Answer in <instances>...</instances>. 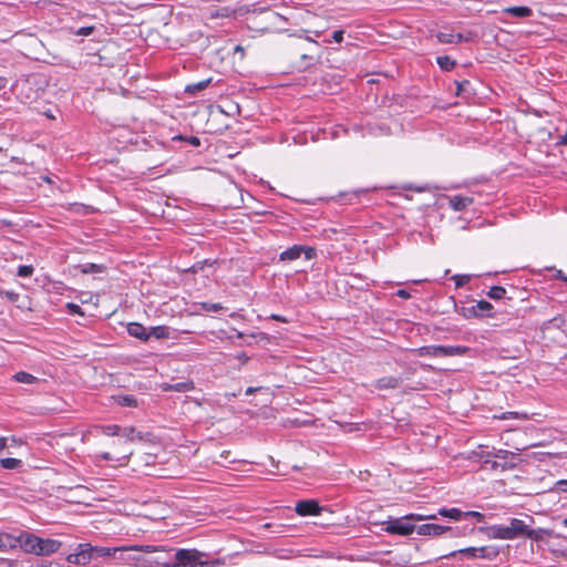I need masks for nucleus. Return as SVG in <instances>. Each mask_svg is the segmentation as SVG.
I'll return each mask as SVG.
<instances>
[{
    "instance_id": "nucleus-1",
    "label": "nucleus",
    "mask_w": 567,
    "mask_h": 567,
    "mask_svg": "<svg viewBox=\"0 0 567 567\" xmlns=\"http://www.w3.org/2000/svg\"><path fill=\"white\" fill-rule=\"evenodd\" d=\"M14 549L21 548L25 554L50 556L62 547V543L53 538H42L32 533L20 530L14 533Z\"/></svg>"
},
{
    "instance_id": "nucleus-2",
    "label": "nucleus",
    "mask_w": 567,
    "mask_h": 567,
    "mask_svg": "<svg viewBox=\"0 0 567 567\" xmlns=\"http://www.w3.org/2000/svg\"><path fill=\"white\" fill-rule=\"evenodd\" d=\"M436 514L423 515V514H409L404 517L393 518L384 523V530L391 535L409 536L416 527L411 522L413 520H434Z\"/></svg>"
},
{
    "instance_id": "nucleus-3",
    "label": "nucleus",
    "mask_w": 567,
    "mask_h": 567,
    "mask_svg": "<svg viewBox=\"0 0 567 567\" xmlns=\"http://www.w3.org/2000/svg\"><path fill=\"white\" fill-rule=\"evenodd\" d=\"M175 567H217L219 559H209L208 555L197 549H178L175 554Z\"/></svg>"
},
{
    "instance_id": "nucleus-4",
    "label": "nucleus",
    "mask_w": 567,
    "mask_h": 567,
    "mask_svg": "<svg viewBox=\"0 0 567 567\" xmlns=\"http://www.w3.org/2000/svg\"><path fill=\"white\" fill-rule=\"evenodd\" d=\"M470 351L464 346H427L419 349L422 357H455L464 355Z\"/></svg>"
},
{
    "instance_id": "nucleus-5",
    "label": "nucleus",
    "mask_w": 567,
    "mask_h": 567,
    "mask_svg": "<svg viewBox=\"0 0 567 567\" xmlns=\"http://www.w3.org/2000/svg\"><path fill=\"white\" fill-rule=\"evenodd\" d=\"M305 255L307 260H311L316 257V250L312 247L309 246H302V245H295L292 247H289L288 249L284 250L279 255V260L281 261H292L298 259L301 255Z\"/></svg>"
},
{
    "instance_id": "nucleus-6",
    "label": "nucleus",
    "mask_w": 567,
    "mask_h": 567,
    "mask_svg": "<svg viewBox=\"0 0 567 567\" xmlns=\"http://www.w3.org/2000/svg\"><path fill=\"white\" fill-rule=\"evenodd\" d=\"M93 558L92 545L79 544L73 554L66 556V561L73 565H86Z\"/></svg>"
},
{
    "instance_id": "nucleus-7",
    "label": "nucleus",
    "mask_w": 567,
    "mask_h": 567,
    "mask_svg": "<svg viewBox=\"0 0 567 567\" xmlns=\"http://www.w3.org/2000/svg\"><path fill=\"white\" fill-rule=\"evenodd\" d=\"M147 551V553H151V551H154V548L151 547V546H145V547H137V546H132V547H105V546H92V551H93V556L94 555H97V556H115L116 553H124V551Z\"/></svg>"
},
{
    "instance_id": "nucleus-8",
    "label": "nucleus",
    "mask_w": 567,
    "mask_h": 567,
    "mask_svg": "<svg viewBox=\"0 0 567 567\" xmlns=\"http://www.w3.org/2000/svg\"><path fill=\"white\" fill-rule=\"evenodd\" d=\"M295 511L299 516H318L326 508L320 506L316 499H302L296 503Z\"/></svg>"
},
{
    "instance_id": "nucleus-9",
    "label": "nucleus",
    "mask_w": 567,
    "mask_h": 567,
    "mask_svg": "<svg viewBox=\"0 0 567 567\" xmlns=\"http://www.w3.org/2000/svg\"><path fill=\"white\" fill-rule=\"evenodd\" d=\"M481 530L489 539L511 540V535H508L506 525H491V526L481 528Z\"/></svg>"
},
{
    "instance_id": "nucleus-10",
    "label": "nucleus",
    "mask_w": 567,
    "mask_h": 567,
    "mask_svg": "<svg viewBox=\"0 0 567 567\" xmlns=\"http://www.w3.org/2000/svg\"><path fill=\"white\" fill-rule=\"evenodd\" d=\"M507 526L508 535H511V540L525 537L527 532V524L518 518H511Z\"/></svg>"
},
{
    "instance_id": "nucleus-11",
    "label": "nucleus",
    "mask_w": 567,
    "mask_h": 567,
    "mask_svg": "<svg viewBox=\"0 0 567 567\" xmlns=\"http://www.w3.org/2000/svg\"><path fill=\"white\" fill-rule=\"evenodd\" d=\"M450 526H442L437 524H423L416 527V532L421 536L437 537L450 530Z\"/></svg>"
},
{
    "instance_id": "nucleus-12",
    "label": "nucleus",
    "mask_w": 567,
    "mask_h": 567,
    "mask_svg": "<svg viewBox=\"0 0 567 567\" xmlns=\"http://www.w3.org/2000/svg\"><path fill=\"white\" fill-rule=\"evenodd\" d=\"M473 204V198L462 195H454L449 198L450 207L455 212H462Z\"/></svg>"
},
{
    "instance_id": "nucleus-13",
    "label": "nucleus",
    "mask_w": 567,
    "mask_h": 567,
    "mask_svg": "<svg viewBox=\"0 0 567 567\" xmlns=\"http://www.w3.org/2000/svg\"><path fill=\"white\" fill-rule=\"evenodd\" d=\"M127 332L130 336L137 338L140 340L146 341L150 339V333L147 329L138 322H131L127 326Z\"/></svg>"
},
{
    "instance_id": "nucleus-14",
    "label": "nucleus",
    "mask_w": 567,
    "mask_h": 567,
    "mask_svg": "<svg viewBox=\"0 0 567 567\" xmlns=\"http://www.w3.org/2000/svg\"><path fill=\"white\" fill-rule=\"evenodd\" d=\"M477 556L478 558L486 559V560H494L499 555V547L496 545H487L477 547Z\"/></svg>"
},
{
    "instance_id": "nucleus-15",
    "label": "nucleus",
    "mask_w": 567,
    "mask_h": 567,
    "mask_svg": "<svg viewBox=\"0 0 567 567\" xmlns=\"http://www.w3.org/2000/svg\"><path fill=\"white\" fill-rule=\"evenodd\" d=\"M401 383H402V379L400 377L388 375V377L380 378L375 382V388L380 389V390L396 389V388H399V385Z\"/></svg>"
},
{
    "instance_id": "nucleus-16",
    "label": "nucleus",
    "mask_w": 567,
    "mask_h": 567,
    "mask_svg": "<svg viewBox=\"0 0 567 567\" xmlns=\"http://www.w3.org/2000/svg\"><path fill=\"white\" fill-rule=\"evenodd\" d=\"M551 535H553V533H551L550 529H546V528L533 529L530 527V525L527 524V532H526L525 537L528 538V539H532V540H535V542H540L545 537H550Z\"/></svg>"
},
{
    "instance_id": "nucleus-17",
    "label": "nucleus",
    "mask_w": 567,
    "mask_h": 567,
    "mask_svg": "<svg viewBox=\"0 0 567 567\" xmlns=\"http://www.w3.org/2000/svg\"><path fill=\"white\" fill-rule=\"evenodd\" d=\"M14 533L0 532V551L14 549Z\"/></svg>"
},
{
    "instance_id": "nucleus-18",
    "label": "nucleus",
    "mask_w": 567,
    "mask_h": 567,
    "mask_svg": "<svg viewBox=\"0 0 567 567\" xmlns=\"http://www.w3.org/2000/svg\"><path fill=\"white\" fill-rule=\"evenodd\" d=\"M505 13H508L513 17H517V18H527V17H530L533 11L530 8L528 7H524V6H520V7H509V8H506L504 10Z\"/></svg>"
},
{
    "instance_id": "nucleus-19",
    "label": "nucleus",
    "mask_w": 567,
    "mask_h": 567,
    "mask_svg": "<svg viewBox=\"0 0 567 567\" xmlns=\"http://www.w3.org/2000/svg\"><path fill=\"white\" fill-rule=\"evenodd\" d=\"M437 515H441L443 517H447L452 520H461L463 518V512L456 507L452 508H445L442 507L439 509Z\"/></svg>"
},
{
    "instance_id": "nucleus-20",
    "label": "nucleus",
    "mask_w": 567,
    "mask_h": 567,
    "mask_svg": "<svg viewBox=\"0 0 567 567\" xmlns=\"http://www.w3.org/2000/svg\"><path fill=\"white\" fill-rule=\"evenodd\" d=\"M437 40L441 43H458L464 40V37L461 33H449V32H439Z\"/></svg>"
},
{
    "instance_id": "nucleus-21",
    "label": "nucleus",
    "mask_w": 567,
    "mask_h": 567,
    "mask_svg": "<svg viewBox=\"0 0 567 567\" xmlns=\"http://www.w3.org/2000/svg\"><path fill=\"white\" fill-rule=\"evenodd\" d=\"M120 435L125 439V442L141 441L143 436L140 432H136L134 427H121Z\"/></svg>"
},
{
    "instance_id": "nucleus-22",
    "label": "nucleus",
    "mask_w": 567,
    "mask_h": 567,
    "mask_svg": "<svg viewBox=\"0 0 567 567\" xmlns=\"http://www.w3.org/2000/svg\"><path fill=\"white\" fill-rule=\"evenodd\" d=\"M148 333L150 338L154 337L156 339H166L169 337V328L166 326L152 327Z\"/></svg>"
},
{
    "instance_id": "nucleus-23",
    "label": "nucleus",
    "mask_w": 567,
    "mask_h": 567,
    "mask_svg": "<svg viewBox=\"0 0 567 567\" xmlns=\"http://www.w3.org/2000/svg\"><path fill=\"white\" fill-rule=\"evenodd\" d=\"M132 454L133 452L131 450H127L121 457L115 458V461L118 462L120 465H125ZM99 457L105 461L114 460V457L109 452L101 453Z\"/></svg>"
},
{
    "instance_id": "nucleus-24",
    "label": "nucleus",
    "mask_w": 567,
    "mask_h": 567,
    "mask_svg": "<svg viewBox=\"0 0 567 567\" xmlns=\"http://www.w3.org/2000/svg\"><path fill=\"white\" fill-rule=\"evenodd\" d=\"M13 380L20 383L33 384L38 381V378L28 372L20 371L13 375Z\"/></svg>"
},
{
    "instance_id": "nucleus-25",
    "label": "nucleus",
    "mask_w": 567,
    "mask_h": 567,
    "mask_svg": "<svg viewBox=\"0 0 567 567\" xmlns=\"http://www.w3.org/2000/svg\"><path fill=\"white\" fill-rule=\"evenodd\" d=\"M96 430H99L101 433H103L104 435H107V436L120 435V433H121V426H118L116 424L101 425V426H97Z\"/></svg>"
},
{
    "instance_id": "nucleus-26",
    "label": "nucleus",
    "mask_w": 567,
    "mask_h": 567,
    "mask_svg": "<svg viewBox=\"0 0 567 567\" xmlns=\"http://www.w3.org/2000/svg\"><path fill=\"white\" fill-rule=\"evenodd\" d=\"M115 400L122 406H137V400L134 395H117Z\"/></svg>"
},
{
    "instance_id": "nucleus-27",
    "label": "nucleus",
    "mask_w": 567,
    "mask_h": 567,
    "mask_svg": "<svg viewBox=\"0 0 567 567\" xmlns=\"http://www.w3.org/2000/svg\"><path fill=\"white\" fill-rule=\"evenodd\" d=\"M494 417L498 419V420L518 419V420H525V421L529 419L527 413H522V412H504L499 415H495Z\"/></svg>"
},
{
    "instance_id": "nucleus-28",
    "label": "nucleus",
    "mask_w": 567,
    "mask_h": 567,
    "mask_svg": "<svg viewBox=\"0 0 567 567\" xmlns=\"http://www.w3.org/2000/svg\"><path fill=\"white\" fill-rule=\"evenodd\" d=\"M0 464L3 468L16 470L21 466L22 461L13 457H6L0 460Z\"/></svg>"
},
{
    "instance_id": "nucleus-29",
    "label": "nucleus",
    "mask_w": 567,
    "mask_h": 567,
    "mask_svg": "<svg viewBox=\"0 0 567 567\" xmlns=\"http://www.w3.org/2000/svg\"><path fill=\"white\" fill-rule=\"evenodd\" d=\"M476 550H477V547H467V548H463V549L453 551L451 554V556L461 555L468 559H476V558H478Z\"/></svg>"
},
{
    "instance_id": "nucleus-30",
    "label": "nucleus",
    "mask_w": 567,
    "mask_h": 567,
    "mask_svg": "<svg viewBox=\"0 0 567 567\" xmlns=\"http://www.w3.org/2000/svg\"><path fill=\"white\" fill-rule=\"evenodd\" d=\"M436 62L444 71H450L455 66V61L447 55L437 56Z\"/></svg>"
},
{
    "instance_id": "nucleus-31",
    "label": "nucleus",
    "mask_w": 567,
    "mask_h": 567,
    "mask_svg": "<svg viewBox=\"0 0 567 567\" xmlns=\"http://www.w3.org/2000/svg\"><path fill=\"white\" fill-rule=\"evenodd\" d=\"M506 293V290L504 287H501V286H494L489 289V291L487 292V296L491 298V299H494V300H499L502 299Z\"/></svg>"
},
{
    "instance_id": "nucleus-32",
    "label": "nucleus",
    "mask_w": 567,
    "mask_h": 567,
    "mask_svg": "<svg viewBox=\"0 0 567 567\" xmlns=\"http://www.w3.org/2000/svg\"><path fill=\"white\" fill-rule=\"evenodd\" d=\"M516 455V453L507 451V450H493V458H498L503 461H507L508 458H513Z\"/></svg>"
},
{
    "instance_id": "nucleus-33",
    "label": "nucleus",
    "mask_w": 567,
    "mask_h": 567,
    "mask_svg": "<svg viewBox=\"0 0 567 567\" xmlns=\"http://www.w3.org/2000/svg\"><path fill=\"white\" fill-rule=\"evenodd\" d=\"M192 389H193L192 382H182V383L167 385L164 388V390H173V391H178V392L189 391Z\"/></svg>"
},
{
    "instance_id": "nucleus-34",
    "label": "nucleus",
    "mask_w": 567,
    "mask_h": 567,
    "mask_svg": "<svg viewBox=\"0 0 567 567\" xmlns=\"http://www.w3.org/2000/svg\"><path fill=\"white\" fill-rule=\"evenodd\" d=\"M475 309L478 315L482 316L484 313H488L493 309V306L486 300H480L475 303Z\"/></svg>"
},
{
    "instance_id": "nucleus-35",
    "label": "nucleus",
    "mask_w": 567,
    "mask_h": 567,
    "mask_svg": "<svg viewBox=\"0 0 567 567\" xmlns=\"http://www.w3.org/2000/svg\"><path fill=\"white\" fill-rule=\"evenodd\" d=\"M209 82H210V80H204V81H200V82H197L194 84H189L186 86V92H188V93L198 92V91L205 89Z\"/></svg>"
},
{
    "instance_id": "nucleus-36",
    "label": "nucleus",
    "mask_w": 567,
    "mask_h": 567,
    "mask_svg": "<svg viewBox=\"0 0 567 567\" xmlns=\"http://www.w3.org/2000/svg\"><path fill=\"white\" fill-rule=\"evenodd\" d=\"M80 268L83 274H92V272H101L102 271V266L92 264V262L81 265Z\"/></svg>"
},
{
    "instance_id": "nucleus-37",
    "label": "nucleus",
    "mask_w": 567,
    "mask_h": 567,
    "mask_svg": "<svg viewBox=\"0 0 567 567\" xmlns=\"http://www.w3.org/2000/svg\"><path fill=\"white\" fill-rule=\"evenodd\" d=\"M471 279L470 275H455L453 276V280L455 281V286L457 288L466 285Z\"/></svg>"
},
{
    "instance_id": "nucleus-38",
    "label": "nucleus",
    "mask_w": 567,
    "mask_h": 567,
    "mask_svg": "<svg viewBox=\"0 0 567 567\" xmlns=\"http://www.w3.org/2000/svg\"><path fill=\"white\" fill-rule=\"evenodd\" d=\"M484 464L488 465L492 470L501 468L502 471H504L507 467L506 462L504 464H501L495 458H486L484 461Z\"/></svg>"
},
{
    "instance_id": "nucleus-39",
    "label": "nucleus",
    "mask_w": 567,
    "mask_h": 567,
    "mask_svg": "<svg viewBox=\"0 0 567 567\" xmlns=\"http://www.w3.org/2000/svg\"><path fill=\"white\" fill-rule=\"evenodd\" d=\"M32 274H33L32 266L23 265V266H19V268H18V276H20V277H30V276H32Z\"/></svg>"
},
{
    "instance_id": "nucleus-40",
    "label": "nucleus",
    "mask_w": 567,
    "mask_h": 567,
    "mask_svg": "<svg viewBox=\"0 0 567 567\" xmlns=\"http://www.w3.org/2000/svg\"><path fill=\"white\" fill-rule=\"evenodd\" d=\"M464 517H472V518H475L477 522L485 520V515L480 512H476V511L463 512V518Z\"/></svg>"
},
{
    "instance_id": "nucleus-41",
    "label": "nucleus",
    "mask_w": 567,
    "mask_h": 567,
    "mask_svg": "<svg viewBox=\"0 0 567 567\" xmlns=\"http://www.w3.org/2000/svg\"><path fill=\"white\" fill-rule=\"evenodd\" d=\"M230 16V10L227 9V8H221V9H218V10H215V11H212L210 12V18L215 19V18H226V17H229Z\"/></svg>"
},
{
    "instance_id": "nucleus-42",
    "label": "nucleus",
    "mask_w": 567,
    "mask_h": 567,
    "mask_svg": "<svg viewBox=\"0 0 567 567\" xmlns=\"http://www.w3.org/2000/svg\"><path fill=\"white\" fill-rule=\"evenodd\" d=\"M200 306L205 311L217 312L223 309L220 303L203 302Z\"/></svg>"
},
{
    "instance_id": "nucleus-43",
    "label": "nucleus",
    "mask_w": 567,
    "mask_h": 567,
    "mask_svg": "<svg viewBox=\"0 0 567 567\" xmlns=\"http://www.w3.org/2000/svg\"><path fill=\"white\" fill-rule=\"evenodd\" d=\"M463 316L465 318H474V317H478L480 315L475 309V305H473L471 307L463 308Z\"/></svg>"
},
{
    "instance_id": "nucleus-44",
    "label": "nucleus",
    "mask_w": 567,
    "mask_h": 567,
    "mask_svg": "<svg viewBox=\"0 0 567 567\" xmlns=\"http://www.w3.org/2000/svg\"><path fill=\"white\" fill-rule=\"evenodd\" d=\"M551 491L567 493V480L557 481Z\"/></svg>"
},
{
    "instance_id": "nucleus-45",
    "label": "nucleus",
    "mask_w": 567,
    "mask_h": 567,
    "mask_svg": "<svg viewBox=\"0 0 567 567\" xmlns=\"http://www.w3.org/2000/svg\"><path fill=\"white\" fill-rule=\"evenodd\" d=\"M94 28L93 27H83V28H80L78 31H76V34L78 35H83V37H87L90 34H92Z\"/></svg>"
},
{
    "instance_id": "nucleus-46",
    "label": "nucleus",
    "mask_w": 567,
    "mask_h": 567,
    "mask_svg": "<svg viewBox=\"0 0 567 567\" xmlns=\"http://www.w3.org/2000/svg\"><path fill=\"white\" fill-rule=\"evenodd\" d=\"M66 308L70 310L71 313L82 315L81 307L76 303L69 302L66 305Z\"/></svg>"
},
{
    "instance_id": "nucleus-47",
    "label": "nucleus",
    "mask_w": 567,
    "mask_h": 567,
    "mask_svg": "<svg viewBox=\"0 0 567 567\" xmlns=\"http://www.w3.org/2000/svg\"><path fill=\"white\" fill-rule=\"evenodd\" d=\"M343 31L338 30L332 33V40L337 43H341L343 41Z\"/></svg>"
},
{
    "instance_id": "nucleus-48",
    "label": "nucleus",
    "mask_w": 567,
    "mask_h": 567,
    "mask_svg": "<svg viewBox=\"0 0 567 567\" xmlns=\"http://www.w3.org/2000/svg\"><path fill=\"white\" fill-rule=\"evenodd\" d=\"M477 455L484 462L486 458H489V460L493 458V451L489 452V451L482 450L481 452L477 453Z\"/></svg>"
},
{
    "instance_id": "nucleus-49",
    "label": "nucleus",
    "mask_w": 567,
    "mask_h": 567,
    "mask_svg": "<svg viewBox=\"0 0 567 567\" xmlns=\"http://www.w3.org/2000/svg\"><path fill=\"white\" fill-rule=\"evenodd\" d=\"M118 558L124 560V561H127V563L128 561H138L140 560V558L136 557L135 555H127L125 557L123 555H121V557H118Z\"/></svg>"
},
{
    "instance_id": "nucleus-50",
    "label": "nucleus",
    "mask_w": 567,
    "mask_h": 567,
    "mask_svg": "<svg viewBox=\"0 0 567 567\" xmlns=\"http://www.w3.org/2000/svg\"><path fill=\"white\" fill-rule=\"evenodd\" d=\"M395 295L398 297H400V298H403V299H409L410 298V293L406 290H404V289L398 290Z\"/></svg>"
},
{
    "instance_id": "nucleus-51",
    "label": "nucleus",
    "mask_w": 567,
    "mask_h": 567,
    "mask_svg": "<svg viewBox=\"0 0 567 567\" xmlns=\"http://www.w3.org/2000/svg\"><path fill=\"white\" fill-rule=\"evenodd\" d=\"M8 442H9V437H6V436L0 437V451H2L8 445Z\"/></svg>"
},
{
    "instance_id": "nucleus-52",
    "label": "nucleus",
    "mask_w": 567,
    "mask_h": 567,
    "mask_svg": "<svg viewBox=\"0 0 567 567\" xmlns=\"http://www.w3.org/2000/svg\"><path fill=\"white\" fill-rule=\"evenodd\" d=\"M258 390H259V388H252V386H250V388H248V389L246 390V395H251V394H254L255 392H257Z\"/></svg>"
},
{
    "instance_id": "nucleus-53",
    "label": "nucleus",
    "mask_w": 567,
    "mask_h": 567,
    "mask_svg": "<svg viewBox=\"0 0 567 567\" xmlns=\"http://www.w3.org/2000/svg\"><path fill=\"white\" fill-rule=\"evenodd\" d=\"M8 81L6 78L0 76V91L6 87Z\"/></svg>"
},
{
    "instance_id": "nucleus-54",
    "label": "nucleus",
    "mask_w": 567,
    "mask_h": 567,
    "mask_svg": "<svg viewBox=\"0 0 567 567\" xmlns=\"http://www.w3.org/2000/svg\"><path fill=\"white\" fill-rule=\"evenodd\" d=\"M271 319L277 320V321H281V322H286L287 321L284 317H281L279 315H271Z\"/></svg>"
},
{
    "instance_id": "nucleus-55",
    "label": "nucleus",
    "mask_w": 567,
    "mask_h": 567,
    "mask_svg": "<svg viewBox=\"0 0 567 567\" xmlns=\"http://www.w3.org/2000/svg\"><path fill=\"white\" fill-rule=\"evenodd\" d=\"M9 441L11 442V445L21 444L20 440H18L16 436L9 437Z\"/></svg>"
},
{
    "instance_id": "nucleus-56",
    "label": "nucleus",
    "mask_w": 567,
    "mask_h": 567,
    "mask_svg": "<svg viewBox=\"0 0 567 567\" xmlns=\"http://www.w3.org/2000/svg\"><path fill=\"white\" fill-rule=\"evenodd\" d=\"M557 277L561 278L563 280L567 281V277L563 275L561 270H558Z\"/></svg>"
},
{
    "instance_id": "nucleus-57",
    "label": "nucleus",
    "mask_w": 567,
    "mask_h": 567,
    "mask_svg": "<svg viewBox=\"0 0 567 567\" xmlns=\"http://www.w3.org/2000/svg\"><path fill=\"white\" fill-rule=\"evenodd\" d=\"M193 144H194V145H198V144H199L198 138L194 137V138H193Z\"/></svg>"
},
{
    "instance_id": "nucleus-58",
    "label": "nucleus",
    "mask_w": 567,
    "mask_h": 567,
    "mask_svg": "<svg viewBox=\"0 0 567 567\" xmlns=\"http://www.w3.org/2000/svg\"><path fill=\"white\" fill-rule=\"evenodd\" d=\"M563 525H564L565 527H567V518H566V519H564Z\"/></svg>"
}]
</instances>
